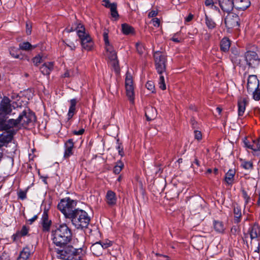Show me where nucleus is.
I'll return each instance as SVG.
<instances>
[{"mask_svg":"<svg viewBox=\"0 0 260 260\" xmlns=\"http://www.w3.org/2000/svg\"><path fill=\"white\" fill-rule=\"evenodd\" d=\"M19 198L21 200H24L26 198V193L23 191H20L18 194Z\"/></svg>","mask_w":260,"mask_h":260,"instance_id":"8fccbe9b","label":"nucleus"},{"mask_svg":"<svg viewBox=\"0 0 260 260\" xmlns=\"http://www.w3.org/2000/svg\"><path fill=\"white\" fill-rule=\"evenodd\" d=\"M121 179H122V177H121V176L120 175V176H119L118 177V178H117V181H118V182H120V181L121 180Z\"/></svg>","mask_w":260,"mask_h":260,"instance_id":"69168bd1","label":"nucleus"},{"mask_svg":"<svg viewBox=\"0 0 260 260\" xmlns=\"http://www.w3.org/2000/svg\"><path fill=\"white\" fill-rule=\"evenodd\" d=\"M146 87L148 90L153 93L155 91L154 83L151 81H148L146 84Z\"/></svg>","mask_w":260,"mask_h":260,"instance_id":"79ce46f5","label":"nucleus"},{"mask_svg":"<svg viewBox=\"0 0 260 260\" xmlns=\"http://www.w3.org/2000/svg\"><path fill=\"white\" fill-rule=\"evenodd\" d=\"M257 204L258 205H260V193L259 194V198H258V200L257 201Z\"/></svg>","mask_w":260,"mask_h":260,"instance_id":"338daca9","label":"nucleus"},{"mask_svg":"<svg viewBox=\"0 0 260 260\" xmlns=\"http://www.w3.org/2000/svg\"><path fill=\"white\" fill-rule=\"evenodd\" d=\"M84 132V128H81L80 129V130L79 131H74L73 132V133L75 135H82Z\"/></svg>","mask_w":260,"mask_h":260,"instance_id":"5fc2aeb1","label":"nucleus"},{"mask_svg":"<svg viewBox=\"0 0 260 260\" xmlns=\"http://www.w3.org/2000/svg\"><path fill=\"white\" fill-rule=\"evenodd\" d=\"M77 35L81 41V44L83 49L90 51H91L94 46V43L89 34L86 31L84 26L78 24L75 27Z\"/></svg>","mask_w":260,"mask_h":260,"instance_id":"7ed1b4c3","label":"nucleus"},{"mask_svg":"<svg viewBox=\"0 0 260 260\" xmlns=\"http://www.w3.org/2000/svg\"><path fill=\"white\" fill-rule=\"evenodd\" d=\"M159 87L162 90H165L166 89V86L165 82V79L163 76L160 75L159 82H158Z\"/></svg>","mask_w":260,"mask_h":260,"instance_id":"a19ab883","label":"nucleus"},{"mask_svg":"<svg viewBox=\"0 0 260 260\" xmlns=\"http://www.w3.org/2000/svg\"><path fill=\"white\" fill-rule=\"evenodd\" d=\"M259 86V80L256 75H251L248 76L247 83V90L249 93L250 91H253L254 89Z\"/></svg>","mask_w":260,"mask_h":260,"instance_id":"f8f14e48","label":"nucleus"},{"mask_svg":"<svg viewBox=\"0 0 260 260\" xmlns=\"http://www.w3.org/2000/svg\"><path fill=\"white\" fill-rule=\"evenodd\" d=\"M153 56L156 70L157 73L161 75L166 70V56L161 52L158 51L154 52Z\"/></svg>","mask_w":260,"mask_h":260,"instance_id":"423d86ee","label":"nucleus"},{"mask_svg":"<svg viewBox=\"0 0 260 260\" xmlns=\"http://www.w3.org/2000/svg\"><path fill=\"white\" fill-rule=\"evenodd\" d=\"M72 232L65 223L56 226L52 231V240L57 246L62 247L67 245L71 240Z\"/></svg>","mask_w":260,"mask_h":260,"instance_id":"f257e3e1","label":"nucleus"},{"mask_svg":"<svg viewBox=\"0 0 260 260\" xmlns=\"http://www.w3.org/2000/svg\"><path fill=\"white\" fill-rule=\"evenodd\" d=\"M76 205V201L70 198H66L61 200L57 205V207L65 217L69 218L73 213L74 210L73 209Z\"/></svg>","mask_w":260,"mask_h":260,"instance_id":"20e7f679","label":"nucleus"},{"mask_svg":"<svg viewBox=\"0 0 260 260\" xmlns=\"http://www.w3.org/2000/svg\"><path fill=\"white\" fill-rule=\"evenodd\" d=\"M41 221L43 231H48L50 229L51 221L48 219V216L46 211L43 212Z\"/></svg>","mask_w":260,"mask_h":260,"instance_id":"aec40b11","label":"nucleus"},{"mask_svg":"<svg viewBox=\"0 0 260 260\" xmlns=\"http://www.w3.org/2000/svg\"><path fill=\"white\" fill-rule=\"evenodd\" d=\"M53 63L48 62L44 63L40 68V71L44 75H48L53 69Z\"/></svg>","mask_w":260,"mask_h":260,"instance_id":"5701e85b","label":"nucleus"},{"mask_svg":"<svg viewBox=\"0 0 260 260\" xmlns=\"http://www.w3.org/2000/svg\"><path fill=\"white\" fill-rule=\"evenodd\" d=\"M234 220L235 222L238 223L240 221V217L241 216V209L239 207H235L234 208Z\"/></svg>","mask_w":260,"mask_h":260,"instance_id":"2f4dec72","label":"nucleus"},{"mask_svg":"<svg viewBox=\"0 0 260 260\" xmlns=\"http://www.w3.org/2000/svg\"><path fill=\"white\" fill-rule=\"evenodd\" d=\"M242 194H243V198L245 200V203L246 204H247L248 201H249V200L250 199L249 196H248L247 192L246 191H243Z\"/></svg>","mask_w":260,"mask_h":260,"instance_id":"6e6d98bb","label":"nucleus"},{"mask_svg":"<svg viewBox=\"0 0 260 260\" xmlns=\"http://www.w3.org/2000/svg\"><path fill=\"white\" fill-rule=\"evenodd\" d=\"M70 107L69 109L68 116V118H71L74 115L76 111V105L77 104V100L75 99H71L70 101Z\"/></svg>","mask_w":260,"mask_h":260,"instance_id":"a878e982","label":"nucleus"},{"mask_svg":"<svg viewBox=\"0 0 260 260\" xmlns=\"http://www.w3.org/2000/svg\"><path fill=\"white\" fill-rule=\"evenodd\" d=\"M158 10H150L148 16L149 18H154L155 16H156L158 14Z\"/></svg>","mask_w":260,"mask_h":260,"instance_id":"de8ad7c7","label":"nucleus"},{"mask_svg":"<svg viewBox=\"0 0 260 260\" xmlns=\"http://www.w3.org/2000/svg\"><path fill=\"white\" fill-rule=\"evenodd\" d=\"M137 52L140 54H143L145 52V48L141 42H137L136 44Z\"/></svg>","mask_w":260,"mask_h":260,"instance_id":"58836bf2","label":"nucleus"},{"mask_svg":"<svg viewBox=\"0 0 260 260\" xmlns=\"http://www.w3.org/2000/svg\"><path fill=\"white\" fill-rule=\"evenodd\" d=\"M250 93L252 95V98L256 101L260 100V86L254 89L253 91H250Z\"/></svg>","mask_w":260,"mask_h":260,"instance_id":"72a5a7b5","label":"nucleus"},{"mask_svg":"<svg viewBox=\"0 0 260 260\" xmlns=\"http://www.w3.org/2000/svg\"><path fill=\"white\" fill-rule=\"evenodd\" d=\"M37 216L35 215L33 217L29 219V221L30 222V223H32L34 221H35L37 218Z\"/></svg>","mask_w":260,"mask_h":260,"instance_id":"e2e57ef3","label":"nucleus"},{"mask_svg":"<svg viewBox=\"0 0 260 260\" xmlns=\"http://www.w3.org/2000/svg\"><path fill=\"white\" fill-rule=\"evenodd\" d=\"M20 125L25 127L29 123L34 122L36 117L34 113L29 110H24L17 118Z\"/></svg>","mask_w":260,"mask_h":260,"instance_id":"6e6552de","label":"nucleus"},{"mask_svg":"<svg viewBox=\"0 0 260 260\" xmlns=\"http://www.w3.org/2000/svg\"><path fill=\"white\" fill-rule=\"evenodd\" d=\"M74 30V29H73L72 27H70L69 26H68L64 29V31H66L67 32H70L73 31Z\"/></svg>","mask_w":260,"mask_h":260,"instance_id":"680f3d73","label":"nucleus"},{"mask_svg":"<svg viewBox=\"0 0 260 260\" xmlns=\"http://www.w3.org/2000/svg\"><path fill=\"white\" fill-rule=\"evenodd\" d=\"M239 17L238 15L231 13L226 16L224 22L226 27L232 28L239 26Z\"/></svg>","mask_w":260,"mask_h":260,"instance_id":"9d476101","label":"nucleus"},{"mask_svg":"<svg viewBox=\"0 0 260 260\" xmlns=\"http://www.w3.org/2000/svg\"><path fill=\"white\" fill-rule=\"evenodd\" d=\"M231 46V42L228 38H223L220 42V49L223 52L229 51Z\"/></svg>","mask_w":260,"mask_h":260,"instance_id":"bb28decb","label":"nucleus"},{"mask_svg":"<svg viewBox=\"0 0 260 260\" xmlns=\"http://www.w3.org/2000/svg\"><path fill=\"white\" fill-rule=\"evenodd\" d=\"M216 111L218 112L219 114H220L222 111V109L220 108L217 107L216 108Z\"/></svg>","mask_w":260,"mask_h":260,"instance_id":"0e129e2a","label":"nucleus"},{"mask_svg":"<svg viewBox=\"0 0 260 260\" xmlns=\"http://www.w3.org/2000/svg\"><path fill=\"white\" fill-rule=\"evenodd\" d=\"M205 4L206 6L209 7L210 8H213L214 6L213 0H206Z\"/></svg>","mask_w":260,"mask_h":260,"instance_id":"864d4df0","label":"nucleus"},{"mask_svg":"<svg viewBox=\"0 0 260 260\" xmlns=\"http://www.w3.org/2000/svg\"><path fill=\"white\" fill-rule=\"evenodd\" d=\"M251 149L254 151H260V136L259 138L252 142Z\"/></svg>","mask_w":260,"mask_h":260,"instance_id":"f704fd0d","label":"nucleus"},{"mask_svg":"<svg viewBox=\"0 0 260 260\" xmlns=\"http://www.w3.org/2000/svg\"><path fill=\"white\" fill-rule=\"evenodd\" d=\"M244 145H245V146L246 147L251 149V147L250 146H251L252 144H250L249 142L245 141L244 142Z\"/></svg>","mask_w":260,"mask_h":260,"instance_id":"bf43d9fd","label":"nucleus"},{"mask_svg":"<svg viewBox=\"0 0 260 260\" xmlns=\"http://www.w3.org/2000/svg\"><path fill=\"white\" fill-rule=\"evenodd\" d=\"M32 253V246H26L20 252L17 260H29L30 256Z\"/></svg>","mask_w":260,"mask_h":260,"instance_id":"2eb2a0df","label":"nucleus"},{"mask_svg":"<svg viewBox=\"0 0 260 260\" xmlns=\"http://www.w3.org/2000/svg\"><path fill=\"white\" fill-rule=\"evenodd\" d=\"M248 103V99L246 98H240L238 99V115L239 116H243L245 110L246 106Z\"/></svg>","mask_w":260,"mask_h":260,"instance_id":"a211bd4d","label":"nucleus"},{"mask_svg":"<svg viewBox=\"0 0 260 260\" xmlns=\"http://www.w3.org/2000/svg\"><path fill=\"white\" fill-rule=\"evenodd\" d=\"M235 173V170L231 169L225 174L224 180L228 185H232L233 184Z\"/></svg>","mask_w":260,"mask_h":260,"instance_id":"b1692460","label":"nucleus"},{"mask_svg":"<svg viewBox=\"0 0 260 260\" xmlns=\"http://www.w3.org/2000/svg\"><path fill=\"white\" fill-rule=\"evenodd\" d=\"M28 232V228L24 225L22 226L20 231H18L13 235L14 240H16L21 236H24L27 234Z\"/></svg>","mask_w":260,"mask_h":260,"instance_id":"c756f323","label":"nucleus"},{"mask_svg":"<svg viewBox=\"0 0 260 260\" xmlns=\"http://www.w3.org/2000/svg\"><path fill=\"white\" fill-rule=\"evenodd\" d=\"M26 33L27 35H30L31 33V26L29 25L27 23L26 24Z\"/></svg>","mask_w":260,"mask_h":260,"instance_id":"4d7b16f0","label":"nucleus"},{"mask_svg":"<svg viewBox=\"0 0 260 260\" xmlns=\"http://www.w3.org/2000/svg\"><path fill=\"white\" fill-rule=\"evenodd\" d=\"M231 233L232 235L236 236L239 233L238 228L236 226H233L231 230Z\"/></svg>","mask_w":260,"mask_h":260,"instance_id":"3c124183","label":"nucleus"},{"mask_svg":"<svg viewBox=\"0 0 260 260\" xmlns=\"http://www.w3.org/2000/svg\"><path fill=\"white\" fill-rule=\"evenodd\" d=\"M66 44L71 50H74L76 49V45L73 42H69L68 43H66Z\"/></svg>","mask_w":260,"mask_h":260,"instance_id":"603ef678","label":"nucleus"},{"mask_svg":"<svg viewBox=\"0 0 260 260\" xmlns=\"http://www.w3.org/2000/svg\"><path fill=\"white\" fill-rule=\"evenodd\" d=\"M13 136L11 133L4 132L0 135V147L5 146L10 142L12 139Z\"/></svg>","mask_w":260,"mask_h":260,"instance_id":"4be33fe9","label":"nucleus"},{"mask_svg":"<svg viewBox=\"0 0 260 260\" xmlns=\"http://www.w3.org/2000/svg\"><path fill=\"white\" fill-rule=\"evenodd\" d=\"M218 3L222 10L228 13L235 7L234 0H219Z\"/></svg>","mask_w":260,"mask_h":260,"instance_id":"4468645a","label":"nucleus"},{"mask_svg":"<svg viewBox=\"0 0 260 260\" xmlns=\"http://www.w3.org/2000/svg\"><path fill=\"white\" fill-rule=\"evenodd\" d=\"M249 233L251 240L258 241V238L260 236V228L258 224H254L249 229Z\"/></svg>","mask_w":260,"mask_h":260,"instance_id":"dca6fc26","label":"nucleus"},{"mask_svg":"<svg viewBox=\"0 0 260 260\" xmlns=\"http://www.w3.org/2000/svg\"><path fill=\"white\" fill-rule=\"evenodd\" d=\"M74 143L72 139H69L64 144V157L67 158L73 154L72 150L74 147Z\"/></svg>","mask_w":260,"mask_h":260,"instance_id":"6ab92c4d","label":"nucleus"},{"mask_svg":"<svg viewBox=\"0 0 260 260\" xmlns=\"http://www.w3.org/2000/svg\"><path fill=\"white\" fill-rule=\"evenodd\" d=\"M110 11H111V14L113 18L116 19L118 17L119 15H118V12L117 11L116 4L115 5H113L111 7V8L110 9Z\"/></svg>","mask_w":260,"mask_h":260,"instance_id":"ea45409f","label":"nucleus"},{"mask_svg":"<svg viewBox=\"0 0 260 260\" xmlns=\"http://www.w3.org/2000/svg\"><path fill=\"white\" fill-rule=\"evenodd\" d=\"M172 40L173 41V42H177V43H178L180 42V40L178 38H176V35H175L172 38Z\"/></svg>","mask_w":260,"mask_h":260,"instance_id":"052dcab7","label":"nucleus"},{"mask_svg":"<svg viewBox=\"0 0 260 260\" xmlns=\"http://www.w3.org/2000/svg\"><path fill=\"white\" fill-rule=\"evenodd\" d=\"M117 146L116 149L118 151V153L121 156H123L124 154L123 152V148L121 143L119 142V140L117 141Z\"/></svg>","mask_w":260,"mask_h":260,"instance_id":"37998d69","label":"nucleus"},{"mask_svg":"<svg viewBox=\"0 0 260 260\" xmlns=\"http://www.w3.org/2000/svg\"><path fill=\"white\" fill-rule=\"evenodd\" d=\"M245 58L247 64L249 67L254 68L259 62L260 57L255 52L249 51L246 52Z\"/></svg>","mask_w":260,"mask_h":260,"instance_id":"9b49d317","label":"nucleus"},{"mask_svg":"<svg viewBox=\"0 0 260 260\" xmlns=\"http://www.w3.org/2000/svg\"><path fill=\"white\" fill-rule=\"evenodd\" d=\"M124 167L123 163L121 161H118L116 162L113 169V172L115 174H118L120 173L122 169Z\"/></svg>","mask_w":260,"mask_h":260,"instance_id":"473e14b6","label":"nucleus"},{"mask_svg":"<svg viewBox=\"0 0 260 260\" xmlns=\"http://www.w3.org/2000/svg\"><path fill=\"white\" fill-rule=\"evenodd\" d=\"M121 30L122 33L125 35H132L134 33V28L126 23L121 25Z\"/></svg>","mask_w":260,"mask_h":260,"instance_id":"c85d7f7f","label":"nucleus"},{"mask_svg":"<svg viewBox=\"0 0 260 260\" xmlns=\"http://www.w3.org/2000/svg\"><path fill=\"white\" fill-rule=\"evenodd\" d=\"M194 139L198 141H200L202 139V135L200 131L195 130L194 131Z\"/></svg>","mask_w":260,"mask_h":260,"instance_id":"a18cd8bd","label":"nucleus"},{"mask_svg":"<svg viewBox=\"0 0 260 260\" xmlns=\"http://www.w3.org/2000/svg\"><path fill=\"white\" fill-rule=\"evenodd\" d=\"M151 23L154 27H158L160 25V20L157 18H153L151 20Z\"/></svg>","mask_w":260,"mask_h":260,"instance_id":"49530a36","label":"nucleus"},{"mask_svg":"<svg viewBox=\"0 0 260 260\" xmlns=\"http://www.w3.org/2000/svg\"><path fill=\"white\" fill-rule=\"evenodd\" d=\"M205 20L206 24L209 29H213L215 27L216 24L214 21L207 15H206Z\"/></svg>","mask_w":260,"mask_h":260,"instance_id":"c9c22d12","label":"nucleus"},{"mask_svg":"<svg viewBox=\"0 0 260 260\" xmlns=\"http://www.w3.org/2000/svg\"><path fill=\"white\" fill-rule=\"evenodd\" d=\"M235 8L239 10H244L250 5L249 0H234Z\"/></svg>","mask_w":260,"mask_h":260,"instance_id":"f3484780","label":"nucleus"},{"mask_svg":"<svg viewBox=\"0 0 260 260\" xmlns=\"http://www.w3.org/2000/svg\"><path fill=\"white\" fill-rule=\"evenodd\" d=\"M69 218L71 219L73 225L78 229L86 228L90 220L87 212L79 209H74L73 213Z\"/></svg>","mask_w":260,"mask_h":260,"instance_id":"f03ea898","label":"nucleus"},{"mask_svg":"<svg viewBox=\"0 0 260 260\" xmlns=\"http://www.w3.org/2000/svg\"><path fill=\"white\" fill-rule=\"evenodd\" d=\"M195 163L198 165L199 166V161L197 159L195 160Z\"/></svg>","mask_w":260,"mask_h":260,"instance_id":"774afa93","label":"nucleus"},{"mask_svg":"<svg viewBox=\"0 0 260 260\" xmlns=\"http://www.w3.org/2000/svg\"><path fill=\"white\" fill-rule=\"evenodd\" d=\"M109 31L107 29H105L103 32V39L105 43L106 56L108 59L113 62V66L116 67L118 66L117 56L115 50L113 47L110 44L108 38Z\"/></svg>","mask_w":260,"mask_h":260,"instance_id":"39448f33","label":"nucleus"},{"mask_svg":"<svg viewBox=\"0 0 260 260\" xmlns=\"http://www.w3.org/2000/svg\"><path fill=\"white\" fill-rule=\"evenodd\" d=\"M19 49L16 47H12L10 48L9 51L12 56L15 58H18L19 57V55L18 53Z\"/></svg>","mask_w":260,"mask_h":260,"instance_id":"4c0bfd02","label":"nucleus"},{"mask_svg":"<svg viewBox=\"0 0 260 260\" xmlns=\"http://www.w3.org/2000/svg\"><path fill=\"white\" fill-rule=\"evenodd\" d=\"M112 242L108 239L97 242L92 244L90 250L92 253L96 256L101 255L104 249H107L111 246Z\"/></svg>","mask_w":260,"mask_h":260,"instance_id":"0eeeda50","label":"nucleus"},{"mask_svg":"<svg viewBox=\"0 0 260 260\" xmlns=\"http://www.w3.org/2000/svg\"><path fill=\"white\" fill-rule=\"evenodd\" d=\"M10 100L5 96L0 104V114H9L12 111Z\"/></svg>","mask_w":260,"mask_h":260,"instance_id":"ddd939ff","label":"nucleus"},{"mask_svg":"<svg viewBox=\"0 0 260 260\" xmlns=\"http://www.w3.org/2000/svg\"><path fill=\"white\" fill-rule=\"evenodd\" d=\"M105 7L107 8H109L110 9L111 8V7L113 5H115L116 4L115 3H110V2L108 0H104L103 1V4Z\"/></svg>","mask_w":260,"mask_h":260,"instance_id":"09e8293b","label":"nucleus"},{"mask_svg":"<svg viewBox=\"0 0 260 260\" xmlns=\"http://www.w3.org/2000/svg\"><path fill=\"white\" fill-rule=\"evenodd\" d=\"M32 61L35 65L38 66L42 61V57L40 55H38L32 59Z\"/></svg>","mask_w":260,"mask_h":260,"instance_id":"c03bdc74","label":"nucleus"},{"mask_svg":"<svg viewBox=\"0 0 260 260\" xmlns=\"http://www.w3.org/2000/svg\"><path fill=\"white\" fill-rule=\"evenodd\" d=\"M242 167L246 170L251 169L253 167L252 162L251 161H246L245 160H241Z\"/></svg>","mask_w":260,"mask_h":260,"instance_id":"e433bc0d","label":"nucleus"},{"mask_svg":"<svg viewBox=\"0 0 260 260\" xmlns=\"http://www.w3.org/2000/svg\"><path fill=\"white\" fill-rule=\"evenodd\" d=\"M19 47L20 49L25 51L30 50L35 48V46H32L28 42L20 43L19 45Z\"/></svg>","mask_w":260,"mask_h":260,"instance_id":"7c9ffc66","label":"nucleus"},{"mask_svg":"<svg viewBox=\"0 0 260 260\" xmlns=\"http://www.w3.org/2000/svg\"><path fill=\"white\" fill-rule=\"evenodd\" d=\"M125 86L126 95L132 103H134L135 100V92L133 85V80L132 75L127 73L125 79Z\"/></svg>","mask_w":260,"mask_h":260,"instance_id":"1a4fd4ad","label":"nucleus"},{"mask_svg":"<svg viewBox=\"0 0 260 260\" xmlns=\"http://www.w3.org/2000/svg\"><path fill=\"white\" fill-rule=\"evenodd\" d=\"M106 201L108 205L113 206L116 204V194L112 190H108L106 196Z\"/></svg>","mask_w":260,"mask_h":260,"instance_id":"412c9836","label":"nucleus"},{"mask_svg":"<svg viewBox=\"0 0 260 260\" xmlns=\"http://www.w3.org/2000/svg\"><path fill=\"white\" fill-rule=\"evenodd\" d=\"M193 18V15L191 14H190L186 18H185V21L186 22H189L191 21Z\"/></svg>","mask_w":260,"mask_h":260,"instance_id":"13d9d810","label":"nucleus"},{"mask_svg":"<svg viewBox=\"0 0 260 260\" xmlns=\"http://www.w3.org/2000/svg\"><path fill=\"white\" fill-rule=\"evenodd\" d=\"M20 125L18 119H10L8 120L5 124V128L6 129L8 130L11 128L17 127L19 128V126Z\"/></svg>","mask_w":260,"mask_h":260,"instance_id":"cd10ccee","label":"nucleus"},{"mask_svg":"<svg viewBox=\"0 0 260 260\" xmlns=\"http://www.w3.org/2000/svg\"><path fill=\"white\" fill-rule=\"evenodd\" d=\"M214 230L218 233H223L225 229L222 222L218 220H214L213 222Z\"/></svg>","mask_w":260,"mask_h":260,"instance_id":"393cba45","label":"nucleus"}]
</instances>
